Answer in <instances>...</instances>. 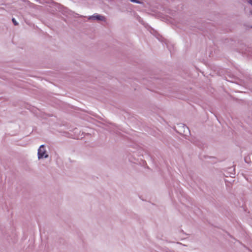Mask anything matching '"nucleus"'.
Masks as SVG:
<instances>
[{"label":"nucleus","instance_id":"nucleus-1","mask_svg":"<svg viewBox=\"0 0 252 252\" xmlns=\"http://www.w3.org/2000/svg\"><path fill=\"white\" fill-rule=\"evenodd\" d=\"M38 159H40L42 158H48V155L45 149V146L44 145H41L38 149L37 152Z\"/></svg>","mask_w":252,"mask_h":252},{"label":"nucleus","instance_id":"nucleus-2","mask_svg":"<svg viewBox=\"0 0 252 252\" xmlns=\"http://www.w3.org/2000/svg\"><path fill=\"white\" fill-rule=\"evenodd\" d=\"M89 19H90V20L91 19H94V20H97L98 21H105V18L104 16H102V15H98V14H94L92 16H90L89 18Z\"/></svg>","mask_w":252,"mask_h":252},{"label":"nucleus","instance_id":"nucleus-3","mask_svg":"<svg viewBox=\"0 0 252 252\" xmlns=\"http://www.w3.org/2000/svg\"><path fill=\"white\" fill-rule=\"evenodd\" d=\"M130 1L132 2H134L136 3L141 4L142 2L138 0H130Z\"/></svg>","mask_w":252,"mask_h":252},{"label":"nucleus","instance_id":"nucleus-4","mask_svg":"<svg viewBox=\"0 0 252 252\" xmlns=\"http://www.w3.org/2000/svg\"><path fill=\"white\" fill-rule=\"evenodd\" d=\"M183 127L184 128V132H186V131H189V128L185 126H183Z\"/></svg>","mask_w":252,"mask_h":252},{"label":"nucleus","instance_id":"nucleus-5","mask_svg":"<svg viewBox=\"0 0 252 252\" xmlns=\"http://www.w3.org/2000/svg\"><path fill=\"white\" fill-rule=\"evenodd\" d=\"M12 20L15 25H17L18 24L14 18H13Z\"/></svg>","mask_w":252,"mask_h":252},{"label":"nucleus","instance_id":"nucleus-6","mask_svg":"<svg viewBox=\"0 0 252 252\" xmlns=\"http://www.w3.org/2000/svg\"><path fill=\"white\" fill-rule=\"evenodd\" d=\"M248 2L252 5V0H249Z\"/></svg>","mask_w":252,"mask_h":252}]
</instances>
